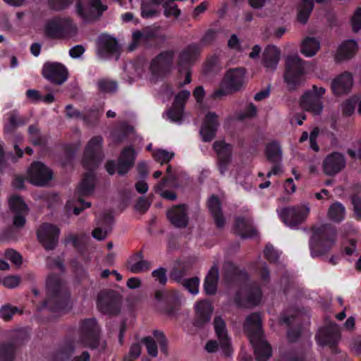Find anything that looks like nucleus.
<instances>
[{"instance_id": "obj_43", "label": "nucleus", "mask_w": 361, "mask_h": 361, "mask_svg": "<svg viewBox=\"0 0 361 361\" xmlns=\"http://www.w3.org/2000/svg\"><path fill=\"white\" fill-rule=\"evenodd\" d=\"M133 131V127L126 123L122 124L119 129L114 128V145L123 142Z\"/></svg>"}, {"instance_id": "obj_30", "label": "nucleus", "mask_w": 361, "mask_h": 361, "mask_svg": "<svg viewBox=\"0 0 361 361\" xmlns=\"http://www.w3.org/2000/svg\"><path fill=\"white\" fill-rule=\"evenodd\" d=\"M167 217L172 226H188V207L183 204L173 207L167 212Z\"/></svg>"}, {"instance_id": "obj_1", "label": "nucleus", "mask_w": 361, "mask_h": 361, "mask_svg": "<svg viewBox=\"0 0 361 361\" xmlns=\"http://www.w3.org/2000/svg\"><path fill=\"white\" fill-rule=\"evenodd\" d=\"M102 144V138L100 136H96L89 141L85 147L82 164L87 172L85 173L78 185L77 190L78 199L69 200L66 203V207L68 212L73 211L75 215H78L82 209L91 206L90 202H84L81 197L90 195L94 190L95 179L93 171L104 157Z\"/></svg>"}, {"instance_id": "obj_22", "label": "nucleus", "mask_w": 361, "mask_h": 361, "mask_svg": "<svg viewBox=\"0 0 361 361\" xmlns=\"http://www.w3.org/2000/svg\"><path fill=\"white\" fill-rule=\"evenodd\" d=\"M353 75L349 72H344L336 77L331 82V88L334 94L339 96L348 94L353 86Z\"/></svg>"}, {"instance_id": "obj_19", "label": "nucleus", "mask_w": 361, "mask_h": 361, "mask_svg": "<svg viewBox=\"0 0 361 361\" xmlns=\"http://www.w3.org/2000/svg\"><path fill=\"white\" fill-rule=\"evenodd\" d=\"M219 126L218 115L214 112H208L205 115L200 130L202 141L205 142H211L216 137Z\"/></svg>"}, {"instance_id": "obj_21", "label": "nucleus", "mask_w": 361, "mask_h": 361, "mask_svg": "<svg viewBox=\"0 0 361 361\" xmlns=\"http://www.w3.org/2000/svg\"><path fill=\"white\" fill-rule=\"evenodd\" d=\"M154 338L147 337L142 340L147 353L152 357L157 356V345H159L161 351L164 353H166V338L164 334L159 331H154L153 333Z\"/></svg>"}, {"instance_id": "obj_14", "label": "nucleus", "mask_w": 361, "mask_h": 361, "mask_svg": "<svg viewBox=\"0 0 361 361\" xmlns=\"http://www.w3.org/2000/svg\"><path fill=\"white\" fill-rule=\"evenodd\" d=\"M74 28L73 22L67 18H55L49 20L45 26L46 34L51 37H61Z\"/></svg>"}, {"instance_id": "obj_60", "label": "nucleus", "mask_w": 361, "mask_h": 361, "mask_svg": "<svg viewBox=\"0 0 361 361\" xmlns=\"http://www.w3.org/2000/svg\"><path fill=\"white\" fill-rule=\"evenodd\" d=\"M154 280L161 284H165L167 281L166 270L163 267H159L152 272Z\"/></svg>"}, {"instance_id": "obj_27", "label": "nucleus", "mask_w": 361, "mask_h": 361, "mask_svg": "<svg viewBox=\"0 0 361 361\" xmlns=\"http://www.w3.org/2000/svg\"><path fill=\"white\" fill-rule=\"evenodd\" d=\"M209 212L215 226H225L226 218L222 210V203L216 195H212L207 201Z\"/></svg>"}, {"instance_id": "obj_3", "label": "nucleus", "mask_w": 361, "mask_h": 361, "mask_svg": "<svg viewBox=\"0 0 361 361\" xmlns=\"http://www.w3.org/2000/svg\"><path fill=\"white\" fill-rule=\"evenodd\" d=\"M47 290V298L40 310L47 308L50 312L61 313L71 308L69 293L58 276H50L48 278Z\"/></svg>"}, {"instance_id": "obj_46", "label": "nucleus", "mask_w": 361, "mask_h": 361, "mask_svg": "<svg viewBox=\"0 0 361 361\" xmlns=\"http://www.w3.org/2000/svg\"><path fill=\"white\" fill-rule=\"evenodd\" d=\"M20 227H4L0 235L1 240H15L19 237Z\"/></svg>"}, {"instance_id": "obj_58", "label": "nucleus", "mask_w": 361, "mask_h": 361, "mask_svg": "<svg viewBox=\"0 0 361 361\" xmlns=\"http://www.w3.org/2000/svg\"><path fill=\"white\" fill-rule=\"evenodd\" d=\"M351 24L353 31L355 32H357L361 30V8H357L352 18H351Z\"/></svg>"}, {"instance_id": "obj_4", "label": "nucleus", "mask_w": 361, "mask_h": 361, "mask_svg": "<svg viewBox=\"0 0 361 361\" xmlns=\"http://www.w3.org/2000/svg\"><path fill=\"white\" fill-rule=\"evenodd\" d=\"M244 329L253 345L257 360H267L271 356V348L264 339L259 314L255 313L248 316Z\"/></svg>"}, {"instance_id": "obj_15", "label": "nucleus", "mask_w": 361, "mask_h": 361, "mask_svg": "<svg viewBox=\"0 0 361 361\" xmlns=\"http://www.w3.org/2000/svg\"><path fill=\"white\" fill-rule=\"evenodd\" d=\"M346 166L345 156L338 152L329 154L323 161L324 173L329 176H334L343 171Z\"/></svg>"}, {"instance_id": "obj_5", "label": "nucleus", "mask_w": 361, "mask_h": 361, "mask_svg": "<svg viewBox=\"0 0 361 361\" xmlns=\"http://www.w3.org/2000/svg\"><path fill=\"white\" fill-rule=\"evenodd\" d=\"M245 68L240 67L227 71L220 87L213 92L212 97L216 99L240 91L245 85Z\"/></svg>"}, {"instance_id": "obj_36", "label": "nucleus", "mask_w": 361, "mask_h": 361, "mask_svg": "<svg viewBox=\"0 0 361 361\" xmlns=\"http://www.w3.org/2000/svg\"><path fill=\"white\" fill-rule=\"evenodd\" d=\"M262 298V292L260 289L255 285L249 288V291L247 293V301L245 302L241 300L240 295L236 298V302L242 306H253L259 303Z\"/></svg>"}, {"instance_id": "obj_52", "label": "nucleus", "mask_w": 361, "mask_h": 361, "mask_svg": "<svg viewBox=\"0 0 361 361\" xmlns=\"http://www.w3.org/2000/svg\"><path fill=\"white\" fill-rule=\"evenodd\" d=\"M18 312L19 310L16 307L5 305L0 308V318L4 321H9Z\"/></svg>"}, {"instance_id": "obj_35", "label": "nucleus", "mask_w": 361, "mask_h": 361, "mask_svg": "<svg viewBox=\"0 0 361 361\" xmlns=\"http://www.w3.org/2000/svg\"><path fill=\"white\" fill-rule=\"evenodd\" d=\"M218 280L219 270L214 265L211 268L204 280V288L206 294L213 295L216 293Z\"/></svg>"}, {"instance_id": "obj_18", "label": "nucleus", "mask_w": 361, "mask_h": 361, "mask_svg": "<svg viewBox=\"0 0 361 361\" xmlns=\"http://www.w3.org/2000/svg\"><path fill=\"white\" fill-rule=\"evenodd\" d=\"M213 148L218 156V169L221 175H224L232 158L233 145L225 141H215Z\"/></svg>"}, {"instance_id": "obj_28", "label": "nucleus", "mask_w": 361, "mask_h": 361, "mask_svg": "<svg viewBox=\"0 0 361 361\" xmlns=\"http://www.w3.org/2000/svg\"><path fill=\"white\" fill-rule=\"evenodd\" d=\"M195 325L200 327L210 321L213 307L209 301L203 300L197 302L195 305Z\"/></svg>"}, {"instance_id": "obj_45", "label": "nucleus", "mask_w": 361, "mask_h": 361, "mask_svg": "<svg viewBox=\"0 0 361 361\" xmlns=\"http://www.w3.org/2000/svg\"><path fill=\"white\" fill-rule=\"evenodd\" d=\"M152 155L157 162L164 164H168L173 158L174 153L165 149H157L153 152Z\"/></svg>"}, {"instance_id": "obj_59", "label": "nucleus", "mask_w": 361, "mask_h": 361, "mask_svg": "<svg viewBox=\"0 0 361 361\" xmlns=\"http://www.w3.org/2000/svg\"><path fill=\"white\" fill-rule=\"evenodd\" d=\"M5 257L16 266H20L22 264L21 255L14 250H6Z\"/></svg>"}, {"instance_id": "obj_63", "label": "nucleus", "mask_w": 361, "mask_h": 361, "mask_svg": "<svg viewBox=\"0 0 361 361\" xmlns=\"http://www.w3.org/2000/svg\"><path fill=\"white\" fill-rule=\"evenodd\" d=\"M150 204L151 202L147 197L141 196L136 202L135 208L140 212H145L149 209Z\"/></svg>"}, {"instance_id": "obj_56", "label": "nucleus", "mask_w": 361, "mask_h": 361, "mask_svg": "<svg viewBox=\"0 0 361 361\" xmlns=\"http://www.w3.org/2000/svg\"><path fill=\"white\" fill-rule=\"evenodd\" d=\"M1 283L8 288H15L20 283V277L16 275H11L4 277Z\"/></svg>"}, {"instance_id": "obj_10", "label": "nucleus", "mask_w": 361, "mask_h": 361, "mask_svg": "<svg viewBox=\"0 0 361 361\" xmlns=\"http://www.w3.org/2000/svg\"><path fill=\"white\" fill-rule=\"evenodd\" d=\"M106 8L101 0H79L76 4L78 15L85 22L97 19Z\"/></svg>"}, {"instance_id": "obj_57", "label": "nucleus", "mask_w": 361, "mask_h": 361, "mask_svg": "<svg viewBox=\"0 0 361 361\" xmlns=\"http://www.w3.org/2000/svg\"><path fill=\"white\" fill-rule=\"evenodd\" d=\"M172 293L167 290H158L155 293V298L159 302L171 304L173 300Z\"/></svg>"}, {"instance_id": "obj_48", "label": "nucleus", "mask_w": 361, "mask_h": 361, "mask_svg": "<svg viewBox=\"0 0 361 361\" xmlns=\"http://www.w3.org/2000/svg\"><path fill=\"white\" fill-rule=\"evenodd\" d=\"M18 114L16 111H11L6 115L4 123V131L8 133L18 126Z\"/></svg>"}, {"instance_id": "obj_29", "label": "nucleus", "mask_w": 361, "mask_h": 361, "mask_svg": "<svg viewBox=\"0 0 361 361\" xmlns=\"http://www.w3.org/2000/svg\"><path fill=\"white\" fill-rule=\"evenodd\" d=\"M200 54L199 47L195 44L188 45L179 55L178 71L190 68V65L195 61Z\"/></svg>"}, {"instance_id": "obj_50", "label": "nucleus", "mask_w": 361, "mask_h": 361, "mask_svg": "<svg viewBox=\"0 0 361 361\" xmlns=\"http://www.w3.org/2000/svg\"><path fill=\"white\" fill-rule=\"evenodd\" d=\"M183 285L192 295H197L199 293L200 279L197 277L184 280Z\"/></svg>"}, {"instance_id": "obj_20", "label": "nucleus", "mask_w": 361, "mask_h": 361, "mask_svg": "<svg viewBox=\"0 0 361 361\" xmlns=\"http://www.w3.org/2000/svg\"><path fill=\"white\" fill-rule=\"evenodd\" d=\"M113 54V37L106 35H100L97 40L96 55L102 61H106L111 59Z\"/></svg>"}, {"instance_id": "obj_55", "label": "nucleus", "mask_w": 361, "mask_h": 361, "mask_svg": "<svg viewBox=\"0 0 361 361\" xmlns=\"http://www.w3.org/2000/svg\"><path fill=\"white\" fill-rule=\"evenodd\" d=\"M237 230L235 231L240 235L243 238H251L257 236V231L255 227H235Z\"/></svg>"}, {"instance_id": "obj_25", "label": "nucleus", "mask_w": 361, "mask_h": 361, "mask_svg": "<svg viewBox=\"0 0 361 361\" xmlns=\"http://www.w3.org/2000/svg\"><path fill=\"white\" fill-rule=\"evenodd\" d=\"M358 49V44L354 39H346L338 46L336 54L335 61L337 63L348 61L353 59Z\"/></svg>"}, {"instance_id": "obj_13", "label": "nucleus", "mask_w": 361, "mask_h": 361, "mask_svg": "<svg viewBox=\"0 0 361 361\" xmlns=\"http://www.w3.org/2000/svg\"><path fill=\"white\" fill-rule=\"evenodd\" d=\"M173 57L172 51L167 50L159 53L151 61L149 70L152 74L158 78L169 72Z\"/></svg>"}, {"instance_id": "obj_64", "label": "nucleus", "mask_w": 361, "mask_h": 361, "mask_svg": "<svg viewBox=\"0 0 361 361\" xmlns=\"http://www.w3.org/2000/svg\"><path fill=\"white\" fill-rule=\"evenodd\" d=\"M352 204L354 208V214L357 220H361V197L354 195L352 197Z\"/></svg>"}, {"instance_id": "obj_33", "label": "nucleus", "mask_w": 361, "mask_h": 361, "mask_svg": "<svg viewBox=\"0 0 361 361\" xmlns=\"http://www.w3.org/2000/svg\"><path fill=\"white\" fill-rule=\"evenodd\" d=\"M280 51L274 45H268L263 53L262 63L264 67L275 69L279 61Z\"/></svg>"}, {"instance_id": "obj_39", "label": "nucleus", "mask_w": 361, "mask_h": 361, "mask_svg": "<svg viewBox=\"0 0 361 361\" xmlns=\"http://www.w3.org/2000/svg\"><path fill=\"white\" fill-rule=\"evenodd\" d=\"M319 48L320 43L316 38L307 37L301 44L300 51L304 56L312 57L317 54Z\"/></svg>"}, {"instance_id": "obj_23", "label": "nucleus", "mask_w": 361, "mask_h": 361, "mask_svg": "<svg viewBox=\"0 0 361 361\" xmlns=\"http://www.w3.org/2000/svg\"><path fill=\"white\" fill-rule=\"evenodd\" d=\"M214 327L224 354L227 356L230 355L232 353V348L224 320L220 317H216L214 320Z\"/></svg>"}, {"instance_id": "obj_41", "label": "nucleus", "mask_w": 361, "mask_h": 361, "mask_svg": "<svg viewBox=\"0 0 361 361\" xmlns=\"http://www.w3.org/2000/svg\"><path fill=\"white\" fill-rule=\"evenodd\" d=\"M345 214V207L338 202L333 203L328 211V216L329 219L336 223L341 222L344 219Z\"/></svg>"}, {"instance_id": "obj_54", "label": "nucleus", "mask_w": 361, "mask_h": 361, "mask_svg": "<svg viewBox=\"0 0 361 361\" xmlns=\"http://www.w3.org/2000/svg\"><path fill=\"white\" fill-rule=\"evenodd\" d=\"M184 109L172 105L168 110L167 115L169 118L173 122H180L182 120Z\"/></svg>"}, {"instance_id": "obj_31", "label": "nucleus", "mask_w": 361, "mask_h": 361, "mask_svg": "<svg viewBox=\"0 0 361 361\" xmlns=\"http://www.w3.org/2000/svg\"><path fill=\"white\" fill-rule=\"evenodd\" d=\"M195 261L193 257H183L176 260L171 273V278L180 282L187 271L194 264Z\"/></svg>"}, {"instance_id": "obj_2", "label": "nucleus", "mask_w": 361, "mask_h": 361, "mask_svg": "<svg viewBox=\"0 0 361 361\" xmlns=\"http://www.w3.org/2000/svg\"><path fill=\"white\" fill-rule=\"evenodd\" d=\"M79 346L103 350L106 341L99 338V329L94 319L82 320L79 326V337L73 343L65 344L56 353L58 361H67L70 359L75 348Z\"/></svg>"}, {"instance_id": "obj_40", "label": "nucleus", "mask_w": 361, "mask_h": 361, "mask_svg": "<svg viewBox=\"0 0 361 361\" xmlns=\"http://www.w3.org/2000/svg\"><path fill=\"white\" fill-rule=\"evenodd\" d=\"M265 155L269 162H281L282 150L277 141H271L266 145Z\"/></svg>"}, {"instance_id": "obj_24", "label": "nucleus", "mask_w": 361, "mask_h": 361, "mask_svg": "<svg viewBox=\"0 0 361 361\" xmlns=\"http://www.w3.org/2000/svg\"><path fill=\"white\" fill-rule=\"evenodd\" d=\"M340 338L339 329L335 324L319 329L316 338L319 345H334Z\"/></svg>"}, {"instance_id": "obj_12", "label": "nucleus", "mask_w": 361, "mask_h": 361, "mask_svg": "<svg viewBox=\"0 0 361 361\" xmlns=\"http://www.w3.org/2000/svg\"><path fill=\"white\" fill-rule=\"evenodd\" d=\"M137 156L133 145L123 148L118 157L117 163L114 161V172L116 171L120 176H126L133 168Z\"/></svg>"}, {"instance_id": "obj_38", "label": "nucleus", "mask_w": 361, "mask_h": 361, "mask_svg": "<svg viewBox=\"0 0 361 361\" xmlns=\"http://www.w3.org/2000/svg\"><path fill=\"white\" fill-rule=\"evenodd\" d=\"M157 37V32L150 28H146L143 31L136 30L133 33V42L130 44L129 49L133 51L142 39L148 41Z\"/></svg>"}, {"instance_id": "obj_42", "label": "nucleus", "mask_w": 361, "mask_h": 361, "mask_svg": "<svg viewBox=\"0 0 361 361\" xmlns=\"http://www.w3.org/2000/svg\"><path fill=\"white\" fill-rule=\"evenodd\" d=\"M347 245L345 246L344 252L347 255H353L356 252L357 236L355 230L348 231L345 235Z\"/></svg>"}, {"instance_id": "obj_26", "label": "nucleus", "mask_w": 361, "mask_h": 361, "mask_svg": "<svg viewBox=\"0 0 361 361\" xmlns=\"http://www.w3.org/2000/svg\"><path fill=\"white\" fill-rule=\"evenodd\" d=\"M59 233L58 227H39L37 231L38 240L47 250L56 245Z\"/></svg>"}, {"instance_id": "obj_49", "label": "nucleus", "mask_w": 361, "mask_h": 361, "mask_svg": "<svg viewBox=\"0 0 361 361\" xmlns=\"http://www.w3.org/2000/svg\"><path fill=\"white\" fill-rule=\"evenodd\" d=\"M190 96V91L183 90L180 91L174 97L173 106L185 109L186 102Z\"/></svg>"}, {"instance_id": "obj_53", "label": "nucleus", "mask_w": 361, "mask_h": 361, "mask_svg": "<svg viewBox=\"0 0 361 361\" xmlns=\"http://www.w3.org/2000/svg\"><path fill=\"white\" fill-rule=\"evenodd\" d=\"M13 348L11 345L0 346V361H12L13 358Z\"/></svg>"}, {"instance_id": "obj_32", "label": "nucleus", "mask_w": 361, "mask_h": 361, "mask_svg": "<svg viewBox=\"0 0 361 361\" xmlns=\"http://www.w3.org/2000/svg\"><path fill=\"white\" fill-rule=\"evenodd\" d=\"M152 267V263L143 259L142 252L132 255L128 259V269L135 274L147 271Z\"/></svg>"}, {"instance_id": "obj_7", "label": "nucleus", "mask_w": 361, "mask_h": 361, "mask_svg": "<svg viewBox=\"0 0 361 361\" xmlns=\"http://www.w3.org/2000/svg\"><path fill=\"white\" fill-rule=\"evenodd\" d=\"M305 61L298 55L287 56L285 62L284 80L290 90L300 85L301 78L305 74Z\"/></svg>"}, {"instance_id": "obj_62", "label": "nucleus", "mask_w": 361, "mask_h": 361, "mask_svg": "<svg viewBox=\"0 0 361 361\" xmlns=\"http://www.w3.org/2000/svg\"><path fill=\"white\" fill-rule=\"evenodd\" d=\"M264 252L267 259L271 262L276 261L279 257V252L270 244L266 245Z\"/></svg>"}, {"instance_id": "obj_16", "label": "nucleus", "mask_w": 361, "mask_h": 361, "mask_svg": "<svg viewBox=\"0 0 361 361\" xmlns=\"http://www.w3.org/2000/svg\"><path fill=\"white\" fill-rule=\"evenodd\" d=\"M8 206L13 213V226H23L28 208L23 198L16 194L10 195L8 199Z\"/></svg>"}, {"instance_id": "obj_9", "label": "nucleus", "mask_w": 361, "mask_h": 361, "mask_svg": "<svg viewBox=\"0 0 361 361\" xmlns=\"http://www.w3.org/2000/svg\"><path fill=\"white\" fill-rule=\"evenodd\" d=\"M326 90L322 87L314 85L312 90L305 92L300 99V106L305 111L315 115H319L323 110L321 97L325 94Z\"/></svg>"}, {"instance_id": "obj_44", "label": "nucleus", "mask_w": 361, "mask_h": 361, "mask_svg": "<svg viewBox=\"0 0 361 361\" xmlns=\"http://www.w3.org/2000/svg\"><path fill=\"white\" fill-rule=\"evenodd\" d=\"M359 102V97L354 95L344 101L342 104V112L344 116H350L353 114L355 107Z\"/></svg>"}, {"instance_id": "obj_51", "label": "nucleus", "mask_w": 361, "mask_h": 361, "mask_svg": "<svg viewBox=\"0 0 361 361\" xmlns=\"http://www.w3.org/2000/svg\"><path fill=\"white\" fill-rule=\"evenodd\" d=\"M32 142L35 145H41L45 143L46 138L42 136L36 126H31L28 130Z\"/></svg>"}, {"instance_id": "obj_6", "label": "nucleus", "mask_w": 361, "mask_h": 361, "mask_svg": "<svg viewBox=\"0 0 361 361\" xmlns=\"http://www.w3.org/2000/svg\"><path fill=\"white\" fill-rule=\"evenodd\" d=\"M335 234L331 227H313L310 247L312 257L323 254L334 244Z\"/></svg>"}, {"instance_id": "obj_8", "label": "nucleus", "mask_w": 361, "mask_h": 361, "mask_svg": "<svg viewBox=\"0 0 361 361\" xmlns=\"http://www.w3.org/2000/svg\"><path fill=\"white\" fill-rule=\"evenodd\" d=\"M276 212L282 222L288 226H298L307 219L310 209L308 204H301L277 209Z\"/></svg>"}, {"instance_id": "obj_11", "label": "nucleus", "mask_w": 361, "mask_h": 361, "mask_svg": "<svg viewBox=\"0 0 361 361\" xmlns=\"http://www.w3.org/2000/svg\"><path fill=\"white\" fill-rule=\"evenodd\" d=\"M27 179L37 186L46 185L53 177L52 171L41 161H34L27 171Z\"/></svg>"}, {"instance_id": "obj_61", "label": "nucleus", "mask_w": 361, "mask_h": 361, "mask_svg": "<svg viewBox=\"0 0 361 361\" xmlns=\"http://www.w3.org/2000/svg\"><path fill=\"white\" fill-rule=\"evenodd\" d=\"M163 8H164V14L167 18L171 16L178 18L180 15L181 11L178 8L177 5H174L173 6H169V3L165 2L163 4Z\"/></svg>"}, {"instance_id": "obj_17", "label": "nucleus", "mask_w": 361, "mask_h": 361, "mask_svg": "<svg viewBox=\"0 0 361 361\" xmlns=\"http://www.w3.org/2000/svg\"><path fill=\"white\" fill-rule=\"evenodd\" d=\"M45 78L57 85L63 84L68 78V72L64 66L57 62H47L42 69Z\"/></svg>"}, {"instance_id": "obj_47", "label": "nucleus", "mask_w": 361, "mask_h": 361, "mask_svg": "<svg viewBox=\"0 0 361 361\" xmlns=\"http://www.w3.org/2000/svg\"><path fill=\"white\" fill-rule=\"evenodd\" d=\"M159 15V11L152 6L151 4L143 1L141 4V16L143 18H153Z\"/></svg>"}, {"instance_id": "obj_37", "label": "nucleus", "mask_w": 361, "mask_h": 361, "mask_svg": "<svg viewBox=\"0 0 361 361\" xmlns=\"http://www.w3.org/2000/svg\"><path fill=\"white\" fill-rule=\"evenodd\" d=\"M97 307L103 314H111L112 311V292L111 290H102L97 298Z\"/></svg>"}, {"instance_id": "obj_34", "label": "nucleus", "mask_w": 361, "mask_h": 361, "mask_svg": "<svg viewBox=\"0 0 361 361\" xmlns=\"http://www.w3.org/2000/svg\"><path fill=\"white\" fill-rule=\"evenodd\" d=\"M314 0H300L297 7V20L305 25L307 23L314 9Z\"/></svg>"}]
</instances>
